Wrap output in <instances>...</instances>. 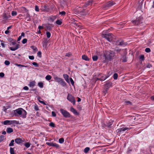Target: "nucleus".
Returning a JSON list of instances; mask_svg holds the SVG:
<instances>
[{
  "mask_svg": "<svg viewBox=\"0 0 154 154\" xmlns=\"http://www.w3.org/2000/svg\"><path fill=\"white\" fill-rule=\"evenodd\" d=\"M115 55L114 53L112 51H106L103 54V62L104 63H107L109 61H111L113 59Z\"/></svg>",
  "mask_w": 154,
  "mask_h": 154,
  "instance_id": "nucleus-1",
  "label": "nucleus"
},
{
  "mask_svg": "<svg viewBox=\"0 0 154 154\" xmlns=\"http://www.w3.org/2000/svg\"><path fill=\"white\" fill-rule=\"evenodd\" d=\"M14 116H19L23 119H25L26 117L27 112L26 111L22 108H20L16 109L14 111Z\"/></svg>",
  "mask_w": 154,
  "mask_h": 154,
  "instance_id": "nucleus-2",
  "label": "nucleus"
},
{
  "mask_svg": "<svg viewBox=\"0 0 154 154\" xmlns=\"http://www.w3.org/2000/svg\"><path fill=\"white\" fill-rule=\"evenodd\" d=\"M10 45L13 46L9 47V49L12 51H15L19 48V45L17 44L15 41L10 42Z\"/></svg>",
  "mask_w": 154,
  "mask_h": 154,
  "instance_id": "nucleus-3",
  "label": "nucleus"
},
{
  "mask_svg": "<svg viewBox=\"0 0 154 154\" xmlns=\"http://www.w3.org/2000/svg\"><path fill=\"white\" fill-rule=\"evenodd\" d=\"M2 124L5 125H11L13 124H19V122L16 120H6L2 122Z\"/></svg>",
  "mask_w": 154,
  "mask_h": 154,
  "instance_id": "nucleus-4",
  "label": "nucleus"
},
{
  "mask_svg": "<svg viewBox=\"0 0 154 154\" xmlns=\"http://www.w3.org/2000/svg\"><path fill=\"white\" fill-rule=\"evenodd\" d=\"M143 18L142 17H140L137 18L136 19L134 20L131 21L132 23L135 25H138L140 23H142Z\"/></svg>",
  "mask_w": 154,
  "mask_h": 154,
  "instance_id": "nucleus-5",
  "label": "nucleus"
},
{
  "mask_svg": "<svg viewBox=\"0 0 154 154\" xmlns=\"http://www.w3.org/2000/svg\"><path fill=\"white\" fill-rule=\"evenodd\" d=\"M11 17L9 13H4L3 14V18L2 19V22L3 23H5L6 22V20L9 19Z\"/></svg>",
  "mask_w": 154,
  "mask_h": 154,
  "instance_id": "nucleus-6",
  "label": "nucleus"
},
{
  "mask_svg": "<svg viewBox=\"0 0 154 154\" xmlns=\"http://www.w3.org/2000/svg\"><path fill=\"white\" fill-rule=\"evenodd\" d=\"M60 111L62 115L65 118H70L71 117V115L70 113L67 111L65 110L62 109H61Z\"/></svg>",
  "mask_w": 154,
  "mask_h": 154,
  "instance_id": "nucleus-7",
  "label": "nucleus"
},
{
  "mask_svg": "<svg viewBox=\"0 0 154 154\" xmlns=\"http://www.w3.org/2000/svg\"><path fill=\"white\" fill-rule=\"evenodd\" d=\"M67 99L71 102L73 105L75 104V97L70 94H68L67 96Z\"/></svg>",
  "mask_w": 154,
  "mask_h": 154,
  "instance_id": "nucleus-8",
  "label": "nucleus"
},
{
  "mask_svg": "<svg viewBox=\"0 0 154 154\" xmlns=\"http://www.w3.org/2000/svg\"><path fill=\"white\" fill-rule=\"evenodd\" d=\"M102 37L103 38H115V36L110 33H108L107 34L103 33L102 34Z\"/></svg>",
  "mask_w": 154,
  "mask_h": 154,
  "instance_id": "nucleus-9",
  "label": "nucleus"
},
{
  "mask_svg": "<svg viewBox=\"0 0 154 154\" xmlns=\"http://www.w3.org/2000/svg\"><path fill=\"white\" fill-rule=\"evenodd\" d=\"M110 75V74L109 73L107 75L100 74L99 75L98 77H100V81H103L108 78Z\"/></svg>",
  "mask_w": 154,
  "mask_h": 154,
  "instance_id": "nucleus-10",
  "label": "nucleus"
},
{
  "mask_svg": "<svg viewBox=\"0 0 154 154\" xmlns=\"http://www.w3.org/2000/svg\"><path fill=\"white\" fill-rule=\"evenodd\" d=\"M115 4V2H114L113 1H110L104 5L103 8H104L105 9H106L108 8H110Z\"/></svg>",
  "mask_w": 154,
  "mask_h": 154,
  "instance_id": "nucleus-11",
  "label": "nucleus"
},
{
  "mask_svg": "<svg viewBox=\"0 0 154 154\" xmlns=\"http://www.w3.org/2000/svg\"><path fill=\"white\" fill-rule=\"evenodd\" d=\"M41 9L44 11L50 12V9L46 5H44L41 7Z\"/></svg>",
  "mask_w": 154,
  "mask_h": 154,
  "instance_id": "nucleus-12",
  "label": "nucleus"
},
{
  "mask_svg": "<svg viewBox=\"0 0 154 154\" xmlns=\"http://www.w3.org/2000/svg\"><path fill=\"white\" fill-rule=\"evenodd\" d=\"M130 128L127 127H122V128H120L117 130V133L120 134L122 132L125 131L126 130H129Z\"/></svg>",
  "mask_w": 154,
  "mask_h": 154,
  "instance_id": "nucleus-13",
  "label": "nucleus"
},
{
  "mask_svg": "<svg viewBox=\"0 0 154 154\" xmlns=\"http://www.w3.org/2000/svg\"><path fill=\"white\" fill-rule=\"evenodd\" d=\"M112 83L111 82H107L104 85V88L109 89L112 86Z\"/></svg>",
  "mask_w": 154,
  "mask_h": 154,
  "instance_id": "nucleus-14",
  "label": "nucleus"
},
{
  "mask_svg": "<svg viewBox=\"0 0 154 154\" xmlns=\"http://www.w3.org/2000/svg\"><path fill=\"white\" fill-rule=\"evenodd\" d=\"M15 143L18 144H19L23 142V141L20 138L18 137L16 138L15 140Z\"/></svg>",
  "mask_w": 154,
  "mask_h": 154,
  "instance_id": "nucleus-15",
  "label": "nucleus"
},
{
  "mask_svg": "<svg viewBox=\"0 0 154 154\" xmlns=\"http://www.w3.org/2000/svg\"><path fill=\"white\" fill-rule=\"evenodd\" d=\"M70 111L73 113L74 114L76 115H79V113L73 107H71L70 108Z\"/></svg>",
  "mask_w": 154,
  "mask_h": 154,
  "instance_id": "nucleus-16",
  "label": "nucleus"
},
{
  "mask_svg": "<svg viewBox=\"0 0 154 154\" xmlns=\"http://www.w3.org/2000/svg\"><path fill=\"white\" fill-rule=\"evenodd\" d=\"M63 77L68 83H69V76L67 74H63Z\"/></svg>",
  "mask_w": 154,
  "mask_h": 154,
  "instance_id": "nucleus-17",
  "label": "nucleus"
},
{
  "mask_svg": "<svg viewBox=\"0 0 154 154\" xmlns=\"http://www.w3.org/2000/svg\"><path fill=\"white\" fill-rule=\"evenodd\" d=\"M113 123V121L112 120H110L107 123L106 126L107 128H109L111 127V125Z\"/></svg>",
  "mask_w": 154,
  "mask_h": 154,
  "instance_id": "nucleus-18",
  "label": "nucleus"
},
{
  "mask_svg": "<svg viewBox=\"0 0 154 154\" xmlns=\"http://www.w3.org/2000/svg\"><path fill=\"white\" fill-rule=\"evenodd\" d=\"M59 83L63 87H66V83L63 79Z\"/></svg>",
  "mask_w": 154,
  "mask_h": 154,
  "instance_id": "nucleus-19",
  "label": "nucleus"
},
{
  "mask_svg": "<svg viewBox=\"0 0 154 154\" xmlns=\"http://www.w3.org/2000/svg\"><path fill=\"white\" fill-rule=\"evenodd\" d=\"M55 81L58 83H59L62 80V79L58 77L57 76H55L54 78Z\"/></svg>",
  "mask_w": 154,
  "mask_h": 154,
  "instance_id": "nucleus-20",
  "label": "nucleus"
},
{
  "mask_svg": "<svg viewBox=\"0 0 154 154\" xmlns=\"http://www.w3.org/2000/svg\"><path fill=\"white\" fill-rule=\"evenodd\" d=\"M25 20L27 21H30L31 20L30 14H29V12L27 13L26 14V17L25 18Z\"/></svg>",
  "mask_w": 154,
  "mask_h": 154,
  "instance_id": "nucleus-21",
  "label": "nucleus"
},
{
  "mask_svg": "<svg viewBox=\"0 0 154 154\" xmlns=\"http://www.w3.org/2000/svg\"><path fill=\"white\" fill-rule=\"evenodd\" d=\"M82 59L86 61H89L90 60L89 58L88 57V56L85 54L82 55Z\"/></svg>",
  "mask_w": 154,
  "mask_h": 154,
  "instance_id": "nucleus-22",
  "label": "nucleus"
},
{
  "mask_svg": "<svg viewBox=\"0 0 154 154\" xmlns=\"http://www.w3.org/2000/svg\"><path fill=\"white\" fill-rule=\"evenodd\" d=\"M13 131V129L11 128H8L6 129V132L8 134H10Z\"/></svg>",
  "mask_w": 154,
  "mask_h": 154,
  "instance_id": "nucleus-23",
  "label": "nucleus"
},
{
  "mask_svg": "<svg viewBox=\"0 0 154 154\" xmlns=\"http://www.w3.org/2000/svg\"><path fill=\"white\" fill-rule=\"evenodd\" d=\"M35 81H33L30 82L29 86L30 87H33L35 86Z\"/></svg>",
  "mask_w": 154,
  "mask_h": 154,
  "instance_id": "nucleus-24",
  "label": "nucleus"
},
{
  "mask_svg": "<svg viewBox=\"0 0 154 154\" xmlns=\"http://www.w3.org/2000/svg\"><path fill=\"white\" fill-rule=\"evenodd\" d=\"M48 39H45L43 42V46H47L48 45Z\"/></svg>",
  "mask_w": 154,
  "mask_h": 154,
  "instance_id": "nucleus-25",
  "label": "nucleus"
},
{
  "mask_svg": "<svg viewBox=\"0 0 154 154\" xmlns=\"http://www.w3.org/2000/svg\"><path fill=\"white\" fill-rule=\"evenodd\" d=\"M108 89H106L104 88L103 91V94L104 96H105L106 94L108 93Z\"/></svg>",
  "mask_w": 154,
  "mask_h": 154,
  "instance_id": "nucleus-26",
  "label": "nucleus"
},
{
  "mask_svg": "<svg viewBox=\"0 0 154 154\" xmlns=\"http://www.w3.org/2000/svg\"><path fill=\"white\" fill-rule=\"evenodd\" d=\"M92 58L94 61H96L98 59V57L97 55H94L92 56Z\"/></svg>",
  "mask_w": 154,
  "mask_h": 154,
  "instance_id": "nucleus-27",
  "label": "nucleus"
},
{
  "mask_svg": "<svg viewBox=\"0 0 154 154\" xmlns=\"http://www.w3.org/2000/svg\"><path fill=\"white\" fill-rule=\"evenodd\" d=\"M10 152L11 154H15L14 148L11 147L10 148Z\"/></svg>",
  "mask_w": 154,
  "mask_h": 154,
  "instance_id": "nucleus-28",
  "label": "nucleus"
},
{
  "mask_svg": "<svg viewBox=\"0 0 154 154\" xmlns=\"http://www.w3.org/2000/svg\"><path fill=\"white\" fill-rule=\"evenodd\" d=\"M124 104L125 105H128L130 104V105H132V103L131 102L128 101H125Z\"/></svg>",
  "mask_w": 154,
  "mask_h": 154,
  "instance_id": "nucleus-29",
  "label": "nucleus"
},
{
  "mask_svg": "<svg viewBox=\"0 0 154 154\" xmlns=\"http://www.w3.org/2000/svg\"><path fill=\"white\" fill-rule=\"evenodd\" d=\"M139 59L140 60L143 61L144 60V56L143 55H141L139 56Z\"/></svg>",
  "mask_w": 154,
  "mask_h": 154,
  "instance_id": "nucleus-30",
  "label": "nucleus"
},
{
  "mask_svg": "<svg viewBox=\"0 0 154 154\" xmlns=\"http://www.w3.org/2000/svg\"><path fill=\"white\" fill-rule=\"evenodd\" d=\"M5 139V136L3 135H1L0 136V143L4 140Z\"/></svg>",
  "mask_w": 154,
  "mask_h": 154,
  "instance_id": "nucleus-31",
  "label": "nucleus"
},
{
  "mask_svg": "<svg viewBox=\"0 0 154 154\" xmlns=\"http://www.w3.org/2000/svg\"><path fill=\"white\" fill-rule=\"evenodd\" d=\"M31 48L34 51H38L37 48L34 46H32L31 47Z\"/></svg>",
  "mask_w": 154,
  "mask_h": 154,
  "instance_id": "nucleus-32",
  "label": "nucleus"
},
{
  "mask_svg": "<svg viewBox=\"0 0 154 154\" xmlns=\"http://www.w3.org/2000/svg\"><path fill=\"white\" fill-rule=\"evenodd\" d=\"M118 77V75L116 73H115L113 75V78L115 80H116L117 79Z\"/></svg>",
  "mask_w": 154,
  "mask_h": 154,
  "instance_id": "nucleus-33",
  "label": "nucleus"
},
{
  "mask_svg": "<svg viewBox=\"0 0 154 154\" xmlns=\"http://www.w3.org/2000/svg\"><path fill=\"white\" fill-rule=\"evenodd\" d=\"M38 86L40 88L43 87V83L42 82H39L38 83Z\"/></svg>",
  "mask_w": 154,
  "mask_h": 154,
  "instance_id": "nucleus-34",
  "label": "nucleus"
},
{
  "mask_svg": "<svg viewBox=\"0 0 154 154\" xmlns=\"http://www.w3.org/2000/svg\"><path fill=\"white\" fill-rule=\"evenodd\" d=\"M51 79V76L50 75H47L45 77V79L47 80H49Z\"/></svg>",
  "mask_w": 154,
  "mask_h": 154,
  "instance_id": "nucleus-35",
  "label": "nucleus"
},
{
  "mask_svg": "<svg viewBox=\"0 0 154 154\" xmlns=\"http://www.w3.org/2000/svg\"><path fill=\"white\" fill-rule=\"evenodd\" d=\"M22 10L24 11V12H26V13H28V10H27L25 8L23 7L22 8Z\"/></svg>",
  "mask_w": 154,
  "mask_h": 154,
  "instance_id": "nucleus-36",
  "label": "nucleus"
},
{
  "mask_svg": "<svg viewBox=\"0 0 154 154\" xmlns=\"http://www.w3.org/2000/svg\"><path fill=\"white\" fill-rule=\"evenodd\" d=\"M90 149L88 147H86L84 150V152L85 153H87L90 150Z\"/></svg>",
  "mask_w": 154,
  "mask_h": 154,
  "instance_id": "nucleus-37",
  "label": "nucleus"
},
{
  "mask_svg": "<svg viewBox=\"0 0 154 154\" xmlns=\"http://www.w3.org/2000/svg\"><path fill=\"white\" fill-rule=\"evenodd\" d=\"M64 141V139L63 138H61L59 139V142L60 143H62Z\"/></svg>",
  "mask_w": 154,
  "mask_h": 154,
  "instance_id": "nucleus-38",
  "label": "nucleus"
},
{
  "mask_svg": "<svg viewBox=\"0 0 154 154\" xmlns=\"http://www.w3.org/2000/svg\"><path fill=\"white\" fill-rule=\"evenodd\" d=\"M145 42H146V43L147 44L149 45L152 42V41L151 40V39H149L147 41H145Z\"/></svg>",
  "mask_w": 154,
  "mask_h": 154,
  "instance_id": "nucleus-39",
  "label": "nucleus"
},
{
  "mask_svg": "<svg viewBox=\"0 0 154 154\" xmlns=\"http://www.w3.org/2000/svg\"><path fill=\"white\" fill-rule=\"evenodd\" d=\"M14 140H11V143L9 144V146H13L14 145Z\"/></svg>",
  "mask_w": 154,
  "mask_h": 154,
  "instance_id": "nucleus-40",
  "label": "nucleus"
},
{
  "mask_svg": "<svg viewBox=\"0 0 154 154\" xmlns=\"http://www.w3.org/2000/svg\"><path fill=\"white\" fill-rule=\"evenodd\" d=\"M49 126L53 128H54L55 127V125L53 122H51L49 124Z\"/></svg>",
  "mask_w": 154,
  "mask_h": 154,
  "instance_id": "nucleus-41",
  "label": "nucleus"
},
{
  "mask_svg": "<svg viewBox=\"0 0 154 154\" xmlns=\"http://www.w3.org/2000/svg\"><path fill=\"white\" fill-rule=\"evenodd\" d=\"M30 145L31 144L30 143L27 142L25 143V146L27 148H28L30 147Z\"/></svg>",
  "mask_w": 154,
  "mask_h": 154,
  "instance_id": "nucleus-42",
  "label": "nucleus"
},
{
  "mask_svg": "<svg viewBox=\"0 0 154 154\" xmlns=\"http://www.w3.org/2000/svg\"><path fill=\"white\" fill-rule=\"evenodd\" d=\"M37 56L39 58L42 57V52L41 51H39L37 53Z\"/></svg>",
  "mask_w": 154,
  "mask_h": 154,
  "instance_id": "nucleus-43",
  "label": "nucleus"
},
{
  "mask_svg": "<svg viewBox=\"0 0 154 154\" xmlns=\"http://www.w3.org/2000/svg\"><path fill=\"white\" fill-rule=\"evenodd\" d=\"M56 23L57 24L59 25H60L62 23L61 21L59 20H57L56 21Z\"/></svg>",
  "mask_w": 154,
  "mask_h": 154,
  "instance_id": "nucleus-44",
  "label": "nucleus"
},
{
  "mask_svg": "<svg viewBox=\"0 0 154 154\" xmlns=\"http://www.w3.org/2000/svg\"><path fill=\"white\" fill-rule=\"evenodd\" d=\"M46 35L47 37L48 38H49L51 36V33L48 32H46Z\"/></svg>",
  "mask_w": 154,
  "mask_h": 154,
  "instance_id": "nucleus-45",
  "label": "nucleus"
},
{
  "mask_svg": "<svg viewBox=\"0 0 154 154\" xmlns=\"http://www.w3.org/2000/svg\"><path fill=\"white\" fill-rule=\"evenodd\" d=\"M92 2V0H90L88 2L86 3V6H87L88 5H91V4Z\"/></svg>",
  "mask_w": 154,
  "mask_h": 154,
  "instance_id": "nucleus-46",
  "label": "nucleus"
},
{
  "mask_svg": "<svg viewBox=\"0 0 154 154\" xmlns=\"http://www.w3.org/2000/svg\"><path fill=\"white\" fill-rule=\"evenodd\" d=\"M32 64L33 66H35V67H38L39 66L38 64L36 62H34L32 63Z\"/></svg>",
  "mask_w": 154,
  "mask_h": 154,
  "instance_id": "nucleus-47",
  "label": "nucleus"
},
{
  "mask_svg": "<svg viewBox=\"0 0 154 154\" xmlns=\"http://www.w3.org/2000/svg\"><path fill=\"white\" fill-rule=\"evenodd\" d=\"M5 64L6 65H9L10 64V62L8 60H5L4 62Z\"/></svg>",
  "mask_w": 154,
  "mask_h": 154,
  "instance_id": "nucleus-48",
  "label": "nucleus"
},
{
  "mask_svg": "<svg viewBox=\"0 0 154 154\" xmlns=\"http://www.w3.org/2000/svg\"><path fill=\"white\" fill-rule=\"evenodd\" d=\"M69 79L72 85L73 86L74 85V82L72 78H70Z\"/></svg>",
  "mask_w": 154,
  "mask_h": 154,
  "instance_id": "nucleus-49",
  "label": "nucleus"
},
{
  "mask_svg": "<svg viewBox=\"0 0 154 154\" xmlns=\"http://www.w3.org/2000/svg\"><path fill=\"white\" fill-rule=\"evenodd\" d=\"M11 14L13 16H15L17 14V12L15 11H12Z\"/></svg>",
  "mask_w": 154,
  "mask_h": 154,
  "instance_id": "nucleus-50",
  "label": "nucleus"
},
{
  "mask_svg": "<svg viewBox=\"0 0 154 154\" xmlns=\"http://www.w3.org/2000/svg\"><path fill=\"white\" fill-rule=\"evenodd\" d=\"M59 14L62 15H65L66 14V12L64 11H62L60 12Z\"/></svg>",
  "mask_w": 154,
  "mask_h": 154,
  "instance_id": "nucleus-51",
  "label": "nucleus"
},
{
  "mask_svg": "<svg viewBox=\"0 0 154 154\" xmlns=\"http://www.w3.org/2000/svg\"><path fill=\"white\" fill-rule=\"evenodd\" d=\"M52 146H54L57 148L59 147V145L58 144L55 143H53Z\"/></svg>",
  "mask_w": 154,
  "mask_h": 154,
  "instance_id": "nucleus-52",
  "label": "nucleus"
},
{
  "mask_svg": "<svg viewBox=\"0 0 154 154\" xmlns=\"http://www.w3.org/2000/svg\"><path fill=\"white\" fill-rule=\"evenodd\" d=\"M145 51L146 52L149 53V52H150L151 50H150V49L149 48H146L145 49Z\"/></svg>",
  "mask_w": 154,
  "mask_h": 154,
  "instance_id": "nucleus-53",
  "label": "nucleus"
},
{
  "mask_svg": "<svg viewBox=\"0 0 154 154\" xmlns=\"http://www.w3.org/2000/svg\"><path fill=\"white\" fill-rule=\"evenodd\" d=\"M46 144L49 146H52L53 143L47 142L46 143Z\"/></svg>",
  "mask_w": 154,
  "mask_h": 154,
  "instance_id": "nucleus-54",
  "label": "nucleus"
},
{
  "mask_svg": "<svg viewBox=\"0 0 154 154\" xmlns=\"http://www.w3.org/2000/svg\"><path fill=\"white\" fill-rule=\"evenodd\" d=\"M34 109L36 111H38L39 110L38 106L37 105H36L35 106Z\"/></svg>",
  "mask_w": 154,
  "mask_h": 154,
  "instance_id": "nucleus-55",
  "label": "nucleus"
},
{
  "mask_svg": "<svg viewBox=\"0 0 154 154\" xmlns=\"http://www.w3.org/2000/svg\"><path fill=\"white\" fill-rule=\"evenodd\" d=\"M1 45L2 46V47L3 48H5V44L3 43V40L1 41Z\"/></svg>",
  "mask_w": 154,
  "mask_h": 154,
  "instance_id": "nucleus-56",
  "label": "nucleus"
},
{
  "mask_svg": "<svg viewBox=\"0 0 154 154\" xmlns=\"http://www.w3.org/2000/svg\"><path fill=\"white\" fill-rule=\"evenodd\" d=\"M29 59L31 60H33L34 59V57L33 56H29Z\"/></svg>",
  "mask_w": 154,
  "mask_h": 154,
  "instance_id": "nucleus-57",
  "label": "nucleus"
},
{
  "mask_svg": "<svg viewBox=\"0 0 154 154\" xmlns=\"http://www.w3.org/2000/svg\"><path fill=\"white\" fill-rule=\"evenodd\" d=\"M16 65L17 66H20L21 67H27V66H25L24 65H21V64H16Z\"/></svg>",
  "mask_w": 154,
  "mask_h": 154,
  "instance_id": "nucleus-58",
  "label": "nucleus"
},
{
  "mask_svg": "<svg viewBox=\"0 0 154 154\" xmlns=\"http://www.w3.org/2000/svg\"><path fill=\"white\" fill-rule=\"evenodd\" d=\"M52 116L53 117H55L56 116V114L54 111H52L51 112Z\"/></svg>",
  "mask_w": 154,
  "mask_h": 154,
  "instance_id": "nucleus-59",
  "label": "nucleus"
},
{
  "mask_svg": "<svg viewBox=\"0 0 154 154\" xmlns=\"http://www.w3.org/2000/svg\"><path fill=\"white\" fill-rule=\"evenodd\" d=\"M72 55L71 53H67L65 55V56L66 57H69L70 55Z\"/></svg>",
  "mask_w": 154,
  "mask_h": 154,
  "instance_id": "nucleus-60",
  "label": "nucleus"
},
{
  "mask_svg": "<svg viewBox=\"0 0 154 154\" xmlns=\"http://www.w3.org/2000/svg\"><path fill=\"white\" fill-rule=\"evenodd\" d=\"M27 39H23L22 42L23 44H24L27 42Z\"/></svg>",
  "mask_w": 154,
  "mask_h": 154,
  "instance_id": "nucleus-61",
  "label": "nucleus"
},
{
  "mask_svg": "<svg viewBox=\"0 0 154 154\" xmlns=\"http://www.w3.org/2000/svg\"><path fill=\"white\" fill-rule=\"evenodd\" d=\"M152 66L151 64H147L146 66V67L147 68H149L150 67H152Z\"/></svg>",
  "mask_w": 154,
  "mask_h": 154,
  "instance_id": "nucleus-62",
  "label": "nucleus"
},
{
  "mask_svg": "<svg viewBox=\"0 0 154 154\" xmlns=\"http://www.w3.org/2000/svg\"><path fill=\"white\" fill-rule=\"evenodd\" d=\"M35 10L37 12L39 11V9L38 7L37 6H35Z\"/></svg>",
  "mask_w": 154,
  "mask_h": 154,
  "instance_id": "nucleus-63",
  "label": "nucleus"
},
{
  "mask_svg": "<svg viewBox=\"0 0 154 154\" xmlns=\"http://www.w3.org/2000/svg\"><path fill=\"white\" fill-rule=\"evenodd\" d=\"M5 75L4 73L3 72H0V76L1 77H3Z\"/></svg>",
  "mask_w": 154,
  "mask_h": 154,
  "instance_id": "nucleus-64",
  "label": "nucleus"
}]
</instances>
